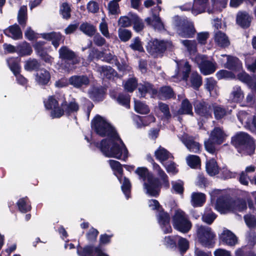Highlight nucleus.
I'll use <instances>...</instances> for the list:
<instances>
[{"label":"nucleus","instance_id":"nucleus-13","mask_svg":"<svg viewBox=\"0 0 256 256\" xmlns=\"http://www.w3.org/2000/svg\"><path fill=\"white\" fill-rule=\"evenodd\" d=\"M158 220L164 234L171 233L172 232V228L170 225V216L168 212L164 211L163 208H161L159 210L158 215Z\"/></svg>","mask_w":256,"mask_h":256},{"label":"nucleus","instance_id":"nucleus-18","mask_svg":"<svg viewBox=\"0 0 256 256\" xmlns=\"http://www.w3.org/2000/svg\"><path fill=\"white\" fill-rule=\"evenodd\" d=\"M4 34L14 40H18L22 38V33L21 29L16 24L10 26L4 30Z\"/></svg>","mask_w":256,"mask_h":256},{"label":"nucleus","instance_id":"nucleus-63","mask_svg":"<svg viewBox=\"0 0 256 256\" xmlns=\"http://www.w3.org/2000/svg\"><path fill=\"white\" fill-rule=\"evenodd\" d=\"M244 220L247 226L250 228H254L256 226V218L254 215L246 214Z\"/></svg>","mask_w":256,"mask_h":256},{"label":"nucleus","instance_id":"nucleus-12","mask_svg":"<svg viewBox=\"0 0 256 256\" xmlns=\"http://www.w3.org/2000/svg\"><path fill=\"white\" fill-rule=\"evenodd\" d=\"M146 50L152 55L163 54L166 50V44L163 40L156 39L150 40L146 46Z\"/></svg>","mask_w":256,"mask_h":256},{"label":"nucleus","instance_id":"nucleus-52","mask_svg":"<svg viewBox=\"0 0 256 256\" xmlns=\"http://www.w3.org/2000/svg\"><path fill=\"white\" fill-rule=\"evenodd\" d=\"M131 187L132 185L130 180L128 178L124 176L121 188L123 193L124 194L127 199H128L130 196Z\"/></svg>","mask_w":256,"mask_h":256},{"label":"nucleus","instance_id":"nucleus-41","mask_svg":"<svg viewBox=\"0 0 256 256\" xmlns=\"http://www.w3.org/2000/svg\"><path fill=\"white\" fill-rule=\"evenodd\" d=\"M212 110L214 111V118L217 120L222 119L227 113L226 110L224 107L220 105H217L216 104H212Z\"/></svg>","mask_w":256,"mask_h":256},{"label":"nucleus","instance_id":"nucleus-2","mask_svg":"<svg viewBox=\"0 0 256 256\" xmlns=\"http://www.w3.org/2000/svg\"><path fill=\"white\" fill-rule=\"evenodd\" d=\"M232 144L242 156L253 155L256 150L254 138L246 132H239L231 138Z\"/></svg>","mask_w":256,"mask_h":256},{"label":"nucleus","instance_id":"nucleus-42","mask_svg":"<svg viewBox=\"0 0 256 256\" xmlns=\"http://www.w3.org/2000/svg\"><path fill=\"white\" fill-rule=\"evenodd\" d=\"M217 217V215L210 208H207L202 215V222L208 224H211Z\"/></svg>","mask_w":256,"mask_h":256},{"label":"nucleus","instance_id":"nucleus-46","mask_svg":"<svg viewBox=\"0 0 256 256\" xmlns=\"http://www.w3.org/2000/svg\"><path fill=\"white\" fill-rule=\"evenodd\" d=\"M190 82L194 88L198 89L202 85V77L197 72H193L190 76Z\"/></svg>","mask_w":256,"mask_h":256},{"label":"nucleus","instance_id":"nucleus-54","mask_svg":"<svg viewBox=\"0 0 256 256\" xmlns=\"http://www.w3.org/2000/svg\"><path fill=\"white\" fill-rule=\"evenodd\" d=\"M40 66V64L38 60L34 58L32 60H28L24 65V68L28 71L36 70L38 71Z\"/></svg>","mask_w":256,"mask_h":256},{"label":"nucleus","instance_id":"nucleus-21","mask_svg":"<svg viewBox=\"0 0 256 256\" xmlns=\"http://www.w3.org/2000/svg\"><path fill=\"white\" fill-rule=\"evenodd\" d=\"M138 92L140 96L144 98L147 94H150L152 96L158 94L156 89L154 88V85L150 82H146L144 84H140L138 87Z\"/></svg>","mask_w":256,"mask_h":256},{"label":"nucleus","instance_id":"nucleus-51","mask_svg":"<svg viewBox=\"0 0 256 256\" xmlns=\"http://www.w3.org/2000/svg\"><path fill=\"white\" fill-rule=\"evenodd\" d=\"M118 36L122 42H126L132 38V33L128 30L120 28L118 30Z\"/></svg>","mask_w":256,"mask_h":256},{"label":"nucleus","instance_id":"nucleus-8","mask_svg":"<svg viewBox=\"0 0 256 256\" xmlns=\"http://www.w3.org/2000/svg\"><path fill=\"white\" fill-rule=\"evenodd\" d=\"M46 42L40 40L36 41L34 44L33 47L38 56L40 59L48 64H52L54 61V58L48 54L49 50H51V46L46 47Z\"/></svg>","mask_w":256,"mask_h":256},{"label":"nucleus","instance_id":"nucleus-62","mask_svg":"<svg viewBox=\"0 0 256 256\" xmlns=\"http://www.w3.org/2000/svg\"><path fill=\"white\" fill-rule=\"evenodd\" d=\"M216 76L218 80L226 78H234V74L232 72L225 70L218 71L216 72Z\"/></svg>","mask_w":256,"mask_h":256},{"label":"nucleus","instance_id":"nucleus-25","mask_svg":"<svg viewBox=\"0 0 256 256\" xmlns=\"http://www.w3.org/2000/svg\"><path fill=\"white\" fill-rule=\"evenodd\" d=\"M108 162L111 168L114 172V174L121 183L122 178H124V170L122 164L118 161L113 160H108Z\"/></svg>","mask_w":256,"mask_h":256},{"label":"nucleus","instance_id":"nucleus-34","mask_svg":"<svg viewBox=\"0 0 256 256\" xmlns=\"http://www.w3.org/2000/svg\"><path fill=\"white\" fill-rule=\"evenodd\" d=\"M79 29L84 34L90 37L94 36L96 32V27L88 22H82Z\"/></svg>","mask_w":256,"mask_h":256},{"label":"nucleus","instance_id":"nucleus-1","mask_svg":"<svg viewBox=\"0 0 256 256\" xmlns=\"http://www.w3.org/2000/svg\"><path fill=\"white\" fill-rule=\"evenodd\" d=\"M116 136L117 138H106L100 142H94V145L105 156L126 161L128 157V150L118 133Z\"/></svg>","mask_w":256,"mask_h":256},{"label":"nucleus","instance_id":"nucleus-24","mask_svg":"<svg viewBox=\"0 0 256 256\" xmlns=\"http://www.w3.org/2000/svg\"><path fill=\"white\" fill-rule=\"evenodd\" d=\"M36 80L41 86H46L50 80V72L44 68L40 69L36 73Z\"/></svg>","mask_w":256,"mask_h":256},{"label":"nucleus","instance_id":"nucleus-17","mask_svg":"<svg viewBox=\"0 0 256 256\" xmlns=\"http://www.w3.org/2000/svg\"><path fill=\"white\" fill-rule=\"evenodd\" d=\"M224 67L236 72H240L242 70L241 61L237 57L232 56H228Z\"/></svg>","mask_w":256,"mask_h":256},{"label":"nucleus","instance_id":"nucleus-33","mask_svg":"<svg viewBox=\"0 0 256 256\" xmlns=\"http://www.w3.org/2000/svg\"><path fill=\"white\" fill-rule=\"evenodd\" d=\"M214 40L216 44L222 48L228 47L230 44L228 36L224 32L220 30L216 34Z\"/></svg>","mask_w":256,"mask_h":256},{"label":"nucleus","instance_id":"nucleus-11","mask_svg":"<svg viewBox=\"0 0 256 256\" xmlns=\"http://www.w3.org/2000/svg\"><path fill=\"white\" fill-rule=\"evenodd\" d=\"M196 114L205 118L212 117V106L208 102L204 100H196L194 104Z\"/></svg>","mask_w":256,"mask_h":256},{"label":"nucleus","instance_id":"nucleus-37","mask_svg":"<svg viewBox=\"0 0 256 256\" xmlns=\"http://www.w3.org/2000/svg\"><path fill=\"white\" fill-rule=\"evenodd\" d=\"M170 152L164 148L160 146L154 152V156L160 162L168 160L170 156Z\"/></svg>","mask_w":256,"mask_h":256},{"label":"nucleus","instance_id":"nucleus-16","mask_svg":"<svg viewBox=\"0 0 256 256\" xmlns=\"http://www.w3.org/2000/svg\"><path fill=\"white\" fill-rule=\"evenodd\" d=\"M252 18L246 12H238L236 16V24L243 29H247L250 26Z\"/></svg>","mask_w":256,"mask_h":256},{"label":"nucleus","instance_id":"nucleus-22","mask_svg":"<svg viewBox=\"0 0 256 256\" xmlns=\"http://www.w3.org/2000/svg\"><path fill=\"white\" fill-rule=\"evenodd\" d=\"M210 138L214 143L220 144L224 140L225 134L220 127H215L211 132Z\"/></svg>","mask_w":256,"mask_h":256},{"label":"nucleus","instance_id":"nucleus-38","mask_svg":"<svg viewBox=\"0 0 256 256\" xmlns=\"http://www.w3.org/2000/svg\"><path fill=\"white\" fill-rule=\"evenodd\" d=\"M206 200V195L204 194L194 192L192 194V202L194 206H202Z\"/></svg>","mask_w":256,"mask_h":256},{"label":"nucleus","instance_id":"nucleus-44","mask_svg":"<svg viewBox=\"0 0 256 256\" xmlns=\"http://www.w3.org/2000/svg\"><path fill=\"white\" fill-rule=\"evenodd\" d=\"M134 172L138 176L139 179L144 181L146 180H148L150 177L153 176L152 174L149 172L147 168L144 166L137 168Z\"/></svg>","mask_w":256,"mask_h":256},{"label":"nucleus","instance_id":"nucleus-57","mask_svg":"<svg viewBox=\"0 0 256 256\" xmlns=\"http://www.w3.org/2000/svg\"><path fill=\"white\" fill-rule=\"evenodd\" d=\"M60 12L63 18L66 20L69 19L71 16V8L68 4L64 2L60 6Z\"/></svg>","mask_w":256,"mask_h":256},{"label":"nucleus","instance_id":"nucleus-29","mask_svg":"<svg viewBox=\"0 0 256 256\" xmlns=\"http://www.w3.org/2000/svg\"><path fill=\"white\" fill-rule=\"evenodd\" d=\"M6 62L10 70L17 76L20 72V66L18 58H9L7 59Z\"/></svg>","mask_w":256,"mask_h":256},{"label":"nucleus","instance_id":"nucleus-4","mask_svg":"<svg viewBox=\"0 0 256 256\" xmlns=\"http://www.w3.org/2000/svg\"><path fill=\"white\" fill-rule=\"evenodd\" d=\"M59 58L64 61L60 67L65 71L72 70L74 66L80 62V59L76 53L66 46H62L58 50Z\"/></svg>","mask_w":256,"mask_h":256},{"label":"nucleus","instance_id":"nucleus-5","mask_svg":"<svg viewBox=\"0 0 256 256\" xmlns=\"http://www.w3.org/2000/svg\"><path fill=\"white\" fill-rule=\"evenodd\" d=\"M172 223L174 228L183 234L188 233L192 228V224L186 214L182 210H176L172 216Z\"/></svg>","mask_w":256,"mask_h":256},{"label":"nucleus","instance_id":"nucleus-23","mask_svg":"<svg viewBox=\"0 0 256 256\" xmlns=\"http://www.w3.org/2000/svg\"><path fill=\"white\" fill-rule=\"evenodd\" d=\"M182 142L190 152L197 154L200 152L202 149L200 144L198 142L194 141L192 138H184L182 140Z\"/></svg>","mask_w":256,"mask_h":256},{"label":"nucleus","instance_id":"nucleus-49","mask_svg":"<svg viewBox=\"0 0 256 256\" xmlns=\"http://www.w3.org/2000/svg\"><path fill=\"white\" fill-rule=\"evenodd\" d=\"M178 68L182 72V79L184 80H187L191 72V66L188 61L184 62L183 66H182L181 64H178Z\"/></svg>","mask_w":256,"mask_h":256},{"label":"nucleus","instance_id":"nucleus-61","mask_svg":"<svg viewBox=\"0 0 256 256\" xmlns=\"http://www.w3.org/2000/svg\"><path fill=\"white\" fill-rule=\"evenodd\" d=\"M158 108L163 113L164 117L169 119L171 118L172 116L170 111V108L168 104L160 102L158 103Z\"/></svg>","mask_w":256,"mask_h":256},{"label":"nucleus","instance_id":"nucleus-35","mask_svg":"<svg viewBox=\"0 0 256 256\" xmlns=\"http://www.w3.org/2000/svg\"><path fill=\"white\" fill-rule=\"evenodd\" d=\"M196 30L192 24H184L181 28V35L184 38H192L194 36Z\"/></svg>","mask_w":256,"mask_h":256},{"label":"nucleus","instance_id":"nucleus-7","mask_svg":"<svg viewBox=\"0 0 256 256\" xmlns=\"http://www.w3.org/2000/svg\"><path fill=\"white\" fill-rule=\"evenodd\" d=\"M79 110V104L75 98H72L70 102H68L66 98H64L60 108L52 111L51 116L52 118H60L64 114L69 116L72 114H76Z\"/></svg>","mask_w":256,"mask_h":256},{"label":"nucleus","instance_id":"nucleus-64","mask_svg":"<svg viewBox=\"0 0 256 256\" xmlns=\"http://www.w3.org/2000/svg\"><path fill=\"white\" fill-rule=\"evenodd\" d=\"M92 98L95 100H102L104 94V91L102 88H96L92 92Z\"/></svg>","mask_w":256,"mask_h":256},{"label":"nucleus","instance_id":"nucleus-56","mask_svg":"<svg viewBox=\"0 0 256 256\" xmlns=\"http://www.w3.org/2000/svg\"><path fill=\"white\" fill-rule=\"evenodd\" d=\"M138 86V80L136 78H130L124 85V89L128 92H133Z\"/></svg>","mask_w":256,"mask_h":256},{"label":"nucleus","instance_id":"nucleus-48","mask_svg":"<svg viewBox=\"0 0 256 256\" xmlns=\"http://www.w3.org/2000/svg\"><path fill=\"white\" fill-rule=\"evenodd\" d=\"M237 76L239 80L247 84L250 87L252 86L254 83V81L252 78L245 72H239Z\"/></svg>","mask_w":256,"mask_h":256},{"label":"nucleus","instance_id":"nucleus-43","mask_svg":"<svg viewBox=\"0 0 256 256\" xmlns=\"http://www.w3.org/2000/svg\"><path fill=\"white\" fill-rule=\"evenodd\" d=\"M44 104L46 109L48 110H55L60 108L59 106L58 100L56 99L54 96H49L47 100H44Z\"/></svg>","mask_w":256,"mask_h":256},{"label":"nucleus","instance_id":"nucleus-55","mask_svg":"<svg viewBox=\"0 0 256 256\" xmlns=\"http://www.w3.org/2000/svg\"><path fill=\"white\" fill-rule=\"evenodd\" d=\"M130 47L134 51H138L140 52H144L142 42L138 36H136L133 39L132 42L130 45Z\"/></svg>","mask_w":256,"mask_h":256},{"label":"nucleus","instance_id":"nucleus-32","mask_svg":"<svg viewBox=\"0 0 256 256\" xmlns=\"http://www.w3.org/2000/svg\"><path fill=\"white\" fill-rule=\"evenodd\" d=\"M18 209L22 213L30 212L32 206L30 204L29 199L27 196L20 198L16 202Z\"/></svg>","mask_w":256,"mask_h":256},{"label":"nucleus","instance_id":"nucleus-10","mask_svg":"<svg viewBox=\"0 0 256 256\" xmlns=\"http://www.w3.org/2000/svg\"><path fill=\"white\" fill-rule=\"evenodd\" d=\"M147 182L144 183L146 193L151 196L158 198L160 194L162 186L160 180L153 176L150 177Z\"/></svg>","mask_w":256,"mask_h":256},{"label":"nucleus","instance_id":"nucleus-45","mask_svg":"<svg viewBox=\"0 0 256 256\" xmlns=\"http://www.w3.org/2000/svg\"><path fill=\"white\" fill-rule=\"evenodd\" d=\"M102 60L104 62H105L110 64H114L115 65L117 66L118 69L120 70H122L124 69L120 63L117 56L116 55L112 54L110 52H106L105 56H104V59H102Z\"/></svg>","mask_w":256,"mask_h":256},{"label":"nucleus","instance_id":"nucleus-26","mask_svg":"<svg viewBox=\"0 0 256 256\" xmlns=\"http://www.w3.org/2000/svg\"><path fill=\"white\" fill-rule=\"evenodd\" d=\"M32 52V50L30 44L26 41L17 44L16 53L20 57L30 56Z\"/></svg>","mask_w":256,"mask_h":256},{"label":"nucleus","instance_id":"nucleus-3","mask_svg":"<svg viewBox=\"0 0 256 256\" xmlns=\"http://www.w3.org/2000/svg\"><path fill=\"white\" fill-rule=\"evenodd\" d=\"M91 125L95 132L101 137H118V132L114 128L99 114H96L92 120Z\"/></svg>","mask_w":256,"mask_h":256},{"label":"nucleus","instance_id":"nucleus-27","mask_svg":"<svg viewBox=\"0 0 256 256\" xmlns=\"http://www.w3.org/2000/svg\"><path fill=\"white\" fill-rule=\"evenodd\" d=\"M157 94L159 98L162 100L176 98L173 89L170 86H163L160 87L158 92V91Z\"/></svg>","mask_w":256,"mask_h":256},{"label":"nucleus","instance_id":"nucleus-31","mask_svg":"<svg viewBox=\"0 0 256 256\" xmlns=\"http://www.w3.org/2000/svg\"><path fill=\"white\" fill-rule=\"evenodd\" d=\"M136 14L130 12L128 16H120L118 22V26L124 28L130 26L132 24L133 20H132Z\"/></svg>","mask_w":256,"mask_h":256},{"label":"nucleus","instance_id":"nucleus-9","mask_svg":"<svg viewBox=\"0 0 256 256\" xmlns=\"http://www.w3.org/2000/svg\"><path fill=\"white\" fill-rule=\"evenodd\" d=\"M206 58V56L204 55H198L195 58V62L198 64L202 73L204 75L213 74L216 70L215 64Z\"/></svg>","mask_w":256,"mask_h":256},{"label":"nucleus","instance_id":"nucleus-14","mask_svg":"<svg viewBox=\"0 0 256 256\" xmlns=\"http://www.w3.org/2000/svg\"><path fill=\"white\" fill-rule=\"evenodd\" d=\"M219 239L220 243L230 246H234L238 242L236 235L227 229L223 230L219 236Z\"/></svg>","mask_w":256,"mask_h":256},{"label":"nucleus","instance_id":"nucleus-6","mask_svg":"<svg viewBox=\"0 0 256 256\" xmlns=\"http://www.w3.org/2000/svg\"><path fill=\"white\" fill-rule=\"evenodd\" d=\"M196 236L198 242L203 246L213 248L215 244L216 235L211 228L204 226H197Z\"/></svg>","mask_w":256,"mask_h":256},{"label":"nucleus","instance_id":"nucleus-50","mask_svg":"<svg viewBox=\"0 0 256 256\" xmlns=\"http://www.w3.org/2000/svg\"><path fill=\"white\" fill-rule=\"evenodd\" d=\"M135 111L140 114H148L150 112V109L147 105L140 101H135Z\"/></svg>","mask_w":256,"mask_h":256},{"label":"nucleus","instance_id":"nucleus-39","mask_svg":"<svg viewBox=\"0 0 256 256\" xmlns=\"http://www.w3.org/2000/svg\"><path fill=\"white\" fill-rule=\"evenodd\" d=\"M116 101L120 104L126 108H130V96L126 92L119 93L116 98Z\"/></svg>","mask_w":256,"mask_h":256},{"label":"nucleus","instance_id":"nucleus-15","mask_svg":"<svg viewBox=\"0 0 256 256\" xmlns=\"http://www.w3.org/2000/svg\"><path fill=\"white\" fill-rule=\"evenodd\" d=\"M42 37L48 41H52V44L55 48H57L60 41H64V37L60 32H52L48 33H42L40 34Z\"/></svg>","mask_w":256,"mask_h":256},{"label":"nucleus","instance_id":"nucleus-20","mask_svg":"<svg viewBox=\"0 0 256 256\" xmlns=\"http://www.w3.org/2000/svg\"><path fill=\"white\" fill-rule=\"evenodd\" d=\"M176 114L178 115L194 116L192 105L187 98L182 100L180 108L176 111Z\"/></svg>","mask_w":256,"mask_h":256},{"label":"nucleus","instance_id":"nucleus-60","mask_svg":"<svg viewBox=\"0 0 256 256\" xmlns=\"http://www.w3.org/2000/svg\"><path fill=\"white\" fill-rule=\"evenodd\" d=\"M78 248L82 250V254L85 256H94V252H95L96 247L92 245H86L83 248L79 246Z\"/></svg>","mask_w":256,"mask_h":256},{"label":"nucleus","instance_id":"nucleus-36","mask_svg":"<svg viewBox=\"0 0 256 256\" xmlns=\"http://www.w3.org/2000/svg\"><path fill=\"white\" fill-rule=\"evenodd\" d=\"M177 248L182 255H184L190 248L189 241L184 238L178 236L176 242Z\"/></svg>","mask_w":256,"mask_h":256},{"label":"nucleus","instance_id":"nucleus-53","mask_svg":"<svg viewBox=\"0 0 256 256\" xmlns=\"http://www.w3.org/2000/svg\"><path fill=\"white\" fill-rule=\"evenodd\" d=\"M98 234L99 232L98 230L94 227H92L86 234V236L90 243L94 244L96 241Z\"/></svg>","mask_w":256,"mask_h":256},{"label":"nucleus","instance_id":"nucleus-59","mask_svg":"<svg viewBox=\"0 0 256 256\" xmlns=\"http://www.w3.org/2000/svg\"><path fill=\"white\" fill-rule=\"evenodd\" d=\"M132 20H133L132 24H134V29L136 32H140L144 29V23L136 14Z\"/></svg>","mask_w":256,"mask_h":256},{"label":"nucleus","instance_id":"nucleus-58","mask_svg":"<svg viewBox=\"0 0 256 256\" xmlns=\"http://www.w3.org/2000/svg\"><path fill=\"white\" fill-rule=\"evenodd\" d=\"M200 162V158L196 155H190L187 158L188 164L191 168H196Z\"/></svg>","mask_w":256,"mask_h":256},{"label":"nucleus","instance_id":"nucleus-19","mask_svg":"<svg viewBox=\"0 0 256 256\" xmlns=\"http://www.w3.org/2000/svg\"><path fill=\"white\" fill-rule=\"evenodd\" d=\"M70 85L76 88L87 86L90 84V80L86 75H74L70 78Z\"/></svg>","mask_w":256,"mask_h":256},{"label":"nucleus","instance_id":"nucleus-40","mask_svg":"<svg viewBox=\"0 0 256 256\" xmlns=\"http://www.w3.org/2000/svg\"><path fill=\"white\" fill-rule=\"evenodd\" d=\"M27 20V8L24 6H21L18 12V22L22 28H24L26 25Z\"/></svg>","mask_w":256,"mask_h":256},{"label":"nucleus","instance_id":"nucleus-30","mask_svg":"<svg viewBox=\"0 0 256 256\" xmlns=\"http://www.w3.org/2000/svg\"><path fill=\"white\" fill-rule=\"evenodd\" d=\"M178 235H170L166 236L163 240V244L168 248L172 250H176L178 239Z\"/></svg>","mask_w":256,"mask_h":256},{"label":"nucleus","instance_id":"nucleus-28","mask_svg":"<svg viewBox=\"0 0 256 256\" xmlns=\"http://www.w3.org/2000/svg\"><path fill=\"white\" fill-rule=\"evenodd\" d=\"M206 171L211 176L218 174L220 172V168L216 160L212 158L206 162Z\"/></svg>","mask_w":256,"mask_h":256},{"label":"nucleus","instance_id":"nucleus-47","mask_svg":"<svg viewBox=\"0 0 256 256\" xmlns=\"http://www.w3.org/2000/svg\"><path fill=\"white\" fill-rule=\"evenodd\" d=\"M231 96L234 102H240L244 98V94L240 86H236L231 93Z\"/></svg>","mask_w":256,"mask_h":256}]
</instances>
